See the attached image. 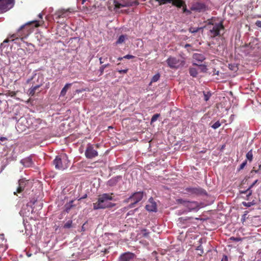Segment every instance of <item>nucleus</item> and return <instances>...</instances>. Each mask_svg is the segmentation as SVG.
<instances>
[{
  "instance_id": "c85d7f7f",
  "label": "nucleus",
  "mask_w": 261,
  "mask_h": 261,
  "mask_svg": "<svg viewBox=\"0 0 261 261\" xmlns=\"http://www.w3.org/2000/svg\"><path fill=\"white\" fill-rule=\"evenodd\" d=\"M18 91H8L5 94L6 96L14 97L16 96V93L18 92Z\"/></svg>"
},
{
  "instance_id": "a19ab883",
  "label": "nucleus",
  "mask_w": 261,
  "mask_h": 261,
  "mask_svg": "<svg viewBox=\"0 0 261 261\" xmlns=\"http://www.w3.org/2000/svg\"><path fill=\"white\" fill-rule=\"evenodd\" d=\"M172 1V0H163V3H162L161 4H162V5H163L166 4L167 3H171Z\"/></svg>"
},
{
  "instance_id": "4c0bfd02",
  "label": "nucleus",
  "mask_w": 261,
  "mask_h": 261,
  "mask_svg": "<svg viewBox=\"0 0 261 261\" xmlns=\"http://www.w3.org/2000/svg\"><path fill=\"white\" fill-rule=\"evenodd\" d=\"M159 116H160V114H156L154 115L151 118V122L155 121L157 120L158 118L159 117Z\"/></svg>"
},
{
  "instance_id": "1a4fd4ad",
  "label": "nucleus",
  "mask_w": 261,
  "mask_h": 261,
  "mask_svg": "<svg viewBox=\"0 0 261 261\" xmlns=\"http://www.w3.org/2000/svg\"><path fill=\"white\" fill-rule=\"evenodd\" d=\"M178 204H181L187 208L189 211L196 210L198 208V204L195 201H189L184 200L182 199H178L176 200Z\"/></svg>"
},
{
  "instance_id": "a18cd8bd",
  "label": "nucleus",
  "mask_w": 261,
  "mask_h": 261,
  "mask_svg": "<svg viewBox=\"0 0 261 261\" xmlns=\"http://www.w3.org/2000/svg\"><path fill=\"white\" fill-rule=\"evenodd\" d=\"M230 239L231 240H233V241H237V242H238V241L241 240L240 238H234V237H231V238H230Z\"/></svg>"
},
{
  "instance_id": "2f4dec72",
  "label": "nucleus",
  "mask_w": 261,
  "mask_h": 261,
  "mask_svg": "<svg viewBox=\"0 0 261 261\" xmlns=\"http://www.w3.org/2000/svg\"><path fill=\"white\" fill-rule=\"evenodd\" d=\"M25 43L27 45L30 52H32L34 50L35 46L33 44H32V43H28V42H25Z\"/></svg>"
},
{
  "instance_id": "f8f14e48",
  "label": "nucleus",
  "mask_w": 261,
  "mask_h": 261,
  "mask_svg": "<svg viewBox=\"0 0 261 261\" xmlns=\"http://www.w3.org/2000/svg\"><path fill=\"white\" fill-rule=\"evenodd\" d=\"M85 154L88 159H92L98 156V152L94 149V146L90 144L88 145Z\"/></svg>"
},
{
  "instance_id": "052dcab7",
  "label": "nucleus",
  "mask_w": 261,
  "mask_h": 261,
  "mask_svg": "<svg viewBox=\"0 0 261 261\" xmlns=\"http://www.w3.org/2000/svg\"><path fill=\"white\" fill-rule=\"evenodd\" d=\"M255 173H257L258 172V170H254Z\"/></svg>"
},
{
  "instance_id": "b1692460",
  "label": "nucleus",
  "mask_w": 261,
  "mask_h": 261,
  "mask_svg": "<svg viewBox=\"0 0 261 261\" xmlns=\"http://www.w3.org/2000/svg\"><path fill=\"white\" fill-rule=\"evenodd\" d=\"M126 39H127V36L126 35H121L116 41L115 44L116 45L122 44L124 43Z\"/></svg>"
},
{
  "instance_id": "f257e3e1",
  "label": "nucleus",
  "mask_w": 261,
  "mask_h": 261,
  "mask_svg": "<svg viewBox=\"0 0 261 261\" xmlns=\"http://www.w3.org/2000/svg\"><path fill=\"white\" fill-rule=\"evenodd\" d=\"M223 20H219L215 17H212L206 21L205 28L207 30V35L211 38L220 37L225 33V27L223 24Z\"/></svg>"
},
{
  "instance_id": "e433bc0d",
  "label": "nucleus",
  "mask_w": 261,
  "mask_h": 261,
  "mask_svg": "<svg viewBox=\"0 0 261 261\" xmlns=\"http://www.w3.org/2000/svg\"><path fill=\"white\" fill-rule=\"evenodd\" d=\"M247 164V160L244 161L240 166L238 170L240 171L244 169Z\"/></svg>"
},
{
  "instance_id": "20e7f679",
  "label": "nucleus",
  "mask_w": 261,
  "mask_h": 261,
  "mask_svg": "<svg viewBox=\"0 0 261 261\" xmlns=\"http://www.w3.org/2000/svg\"><path fill=\"white\" fill-rule=\"evenodd\" d=\"M54 165L56 169L64 170L69 166V161L66 154H61L57 156L53 161Z\"/></svg>"
},
{
  "instance_id": "6e6d98bb",
  "label": "nucleus",
  "mask_w": 261,
  "mask_h": 261,
  "mask_svg": "<svg viewBox=\"0 0 261 261\" xmlns=\"http://www.w3.org/2000/svg\"><path fill=\"white\" fill-rule=\"evenodd\" d=\"M95 146L97 148H98L99 147V145L98 144H96Z\"/></svg>"
},
{
  "instance_id": "412c9836",
  "label": "nucleus",
  "mask_w": 261,
  "mask_h": 261,
  "mask_svg": "<svg viewBox=\"0 0 261 261\" xmlns=\"http://www.w3.org/2000/svg\"><path fill=\"white\" fill-rule=\"evenodd\" d=\"M193 65H196L197 66V69H198V72L199 71L200 72H206L207 69L206 66L203 64H198L196 63H193Z\"/></svg>"
},
{
  "instance_id": "9d476101",
  "label": "nucleus",
  "mask_w": 261,
  "mask_h": 261,
  "mask_svg": "<svg viewBox=\"0 0 261 261\" xmlns=\"http://www.w3.org/2000/svg\"><path fill=\"white\" fill-rule=\"evenodd\" d=\"M14 2V0H0V12H6L12 8Z\"/></svg>"
},
{
  "instance_id": "bb28decb",
  "label": "nucleus",
  "mask_w": 261,
  "mask_h": 261,
  "mask_svg": "<svg viewBox=\"0 0 261 261\" xmlns=\"http://www.w3.org/2000/svg\"><path fill=\"white\" fill-rule=\"evenodd\" d=\"M181 7H182L183 13H185L186 15H190L191 14V10L187 9L186 3H185V5H183Z\"/></svg>"
},
{
  "instance_id": "c756f323",
  "label": "nucleus",
  "mask_w": 261,
  "mask_h": 261,
  "mask_svg": "<svg viewBox=\"0 0 261 261\" xmlns=\"http://www.w3.org/2000/svg\"><path fill=\"white\" fill-rule=\"evenodd\" d=\"M110 66L109 64H107L105 65H101L99 68V71H100V75H102L103 73L104 70L106 68Z\"/></svg>"
},
{
  "instance_id": "c03bdc74",
  "label": "nucleus",
  "mask_w": 261,
  "mask_h": 261,
  "mask_svg": "<svg viewBox=\"0 0 261 261\" xmlns=\"http://www.w3.org/2000/svg\"><path fill=\"white\" fill-rule=\"evenodd\" d=\"M255 24L256 26H257L258 28H261V21L260 20H257L255 22Z\"/></svg>"
},
{
  "instance_id": "7ed1b4c3",
  "label": "nucleus",
  "mask_w": 261,
  "mask_h": 261,
  "mask_svg": "<svg viewBox=\"0 0 261 261\" xmlns=\"http://www.w3.org/2000/svg\"><path fill=\"white\" fill-rule=\"evenodd\" d=\"M113 193H104L98 196V200L93 203V209H105L106 208L112 207L115 205L110 201L113 199Z\"/></svg>"
},
{
  "instance_id": "603ef678",
  "label": "nucleus",
  "mask_w": 261,
  "mask_h": 261,
  "mask_svg": "<svg viewBox=\"0 0 261 261\" xmlns=\"http://www.w3.org/2000/svg\"><path fill=\"white\" fill-rule=\"evenodd\" d=\"M38 17L40 19H42V17H43V15L42 14L40 13L39 15H38Z\"/></svg>"
},
{
  "instance_id": "37998d69",
  "label": "nucleus",
  "mask_w": 261,
  "mask_h": 261,
  "mask_svg": "<svg viewBox=\"0 0 261 261\" xmlns=\"http://www.w3.org/2000/svg\"><path fill=\"white\" fill-rule=\"evenodd\" d=\"M258 180H255L248 188L249 189L251 190V188L253 187V186L257 182Z\"/></svg>"
},
{
  "instance_id": "c9c22d12",
  "label": "nucleus",
  "mask_w": 261,
  "mask_h": 261,
  "mask_svg": "<svg viewBox=\"0 0 261 261\" xmlns=\"http://www.w3.org/2000/svg\"><path fill=\"white\" fill-rule=\"evenodd\" d=\"M221 126V123L219 122V121H216L213 125L212 126V127L214 129H217L218 127H219Z\"/></svg>"
},
{
  "instance_id": "a211bd4d",
  "label": "nucleus",
  "mask_w": 261,
  "mask_h": 261,
  "mask_svg": "<svg viewBox=\"0 0 261 261\" xmlns=\"http://www.w3.org/2000/svg\"><path fill=\"white\" fill-rule=\"evenodd\" d=\"M72 83H67L61 90L60 93V97H64L67 93V91L71 88Z\"/></svg>"
},
{
  "instance_id": "aec40b11",
  "label": "nucleus",
  "mask_w": 261,
  "mask_h": 261,
  "mask_svg": "<svg viewBox=\"0 0 261 261\" xmlns=\"http://www.w3.org/2000/svg\"><path fill=\"white\" fill-rule=\"evenodd\" d=\"M193 58L195 61H197L199 63H201L205 60L204 55L200 54H194L193 56Z\"/></svg>"
},
{
  "instance_id": "5fc2aeb1",
  "label": "nucleus",
  "mask_w": 261,
  "mask_h": 261,
  "mask_svg": "<svg viewBox=\"0 0 261 261\" xmlns=\"http://www.w3.org/2000/svg\"><path fill=\"white\" fill-rule=\"evenodd\" d=\"M124 59L123 57H119L118 60L121 61L122 59Z\"/></svg>"
},
{
  "instance_id": "a878e982",
  "label": "nucleus",
  "mask_w": 261,
  "mask_h": 261,
  "mask_svg": "<svg viewBox=\"0 0 261 261\" xmlns=\"http://www.w3.org/2000/svg\"><path fill=\"white\" fill-rule=\"evenodd\" d=\"M240 193H242V194H247V195H246V199L247 200H248L249 199V197L252 195V191L248 188L245 191H240Z\"/></svg>"
},
{
  "instance_id": "bf43d9fd",
  "label": "nucleus",
  "mask_w": 261,
  "mask_h": 261,
  "mask_svg": "<svg viewBox=\"0 0 261 261\" xmlns=\"http://www.w3.org/2000/svg\"><path fill=\"white\" fill-rule=\"evenodd\" d=\"M19 122H18V123H17V127H19Z\"/></svg>"
},
{
  "instance_id": "6ab92c4d",
  "label": "nucleus",
  "mask_w": 261,
  "mask_h": 261,
  "mask_svg": "<svg viewBox=\"0 0 261 261\" xmlns=\"http://www.w3.org/2000/svg\"><path fill=\"white\" fill-rule=\"evenodd\" d=\"M21 163L26 167H30L33 165V161L31 158L28 157L21 160Z\"/></svg>"
},
{
  "instance_id": "8fccbe9b",
  "label": "nucleus",
  "mask_w": 261,
  "mask_h": 261,
  "mask_svg": "<svg viewBox=\"0 0 261 261\" xmlns=\"http://www.w3.org/2000/svg\"><path fill=\"white\" fill-rule=\"evenodd\" d=\"M156 2H158L159 3V5L161 6L162 5V3H163V0H155Z\"/></svg>"
},
{
  "instance_id": "3c124183",
  "label": "nucleus",
  "mask_w": 261,
  "mask_h": 261,
  "mask_svg": "<svg viewBox=\"0 0 261 261\" xmlns=\"http://www.w3.org/2000/svg\"><path fill=\"white\" fill-rule=\"evenodd\" d=\"M99 60L100 64H102L103 63V61H102V58L100 57Z\"/></svg>"
},
{
  "instance_id": "423d86ee",
  "label": "nucleus",
  "mask_w": 261,
  "mask_h": 261,
  "mask_svg": "<svg viewBox=\"0 0 261 261\" xmlns=\"http://www.w3.org/2000/svg\"><path fill=\"white\" fill-rule=\"evenodd\" d=\"M191 11L198 13H203L208 10V6L200 0H197L192 3Z\"/></svg>"
},
{
  "instance_id": "cd10ccee",
  "label": "nucleus",
  "mask_w": 261,
  "mask_h": 261,
  "mask_svg": "<svg viewBox=\"0 0 261 261\" xmlns=\"http://www.w3.org/2000/svg\"><path fill=\"white\" fill-rule=\"evenodd\" d=\"M246 158L247 159L251 162L253 160V153L252 150H250L246 154Z\"/></svg>"
},
{
  "instance_id": "dca6fc26",
  "label": "nucleus",
  "mask_w": 261,
  "mask_h": 261,
  "mask_svg": "<svg viewBox=\"0 0 261 261\" xmlns=\"http://www.w3.org/2000/svg\"><path fill=\"white\" fill-rule=\"evenodd\" d=\"M166 62L171 68H177L179 66V60L175 57H170Z\"/></svg>"
},
{
  "instance_id": "49530a36",
  "label": "nucleus",
  "mask_w": 261,
  "mask_h": 261,
  "mask_svg": "<svg viewBox=\"0 0 261 261\" xmlns=\"http://www.w3.org/2000/svg\"><path fill=\"white\" fill-rule=\"evenodd\" d=\"M132 201V199L131 196H130L129 198H128L127 199H125L124 201V202H125V203H128L129 202Z\"/></svg>"
},
{
  "instance_id": "58836bf2",
  "label": "nucleus",
  "mask_w": 261,
  "mask_h": 261,
  "mask_svg": "<svg viewBox=\"0 0 261 261\" xmlns=\"http://www.w3.org/2000/svg\"><path fill=\"white\" fill-rule=\"evenodd\" d=\"M134 58H135V56H134L133 55H127L123 57V58L126 59H134Z\"/></svg>"
},
{
  "instance_id": "39448f33",
  "label": "nucleus",
  "mask_w": 261,
  "mask_h": 261,
  "mask_svg": "<svg viewBox=\"0 0 261 261\" xmlns=\"http://www.w3.org/2000/svg\"><path fill=\"white\" fill-rule=\"evenodd\" d=\"M74 12L72 8H68L67 9H59L53 15L54 18L57 20V23L63 24L64 22V18L68 16L69 13Z\"/></svg>"
},
{
  "instance_id": "f3484780",
  "label": "nucleus",
  "mask_w": 261,
  "mask_h": 261,
  "mask_svg": "<svg viewBox=\"0 0 261 261\" xmlns=\"http://www.w3.org/2000/svg\"><path fill=\"white\" fill-rule=\"evenodd\" d=\"M145 208L149 212H156L157 210L156 203L153 201L152 198H150L149 200V203L146 205Z\"/></svg>"
},
{
  "instance_id": "9b49d317",
  "label": "nucleus",
  "mask_w": 261,
  "mask_h": 261,
  "mask_svg": "<svg viewBox=\"0 0 261 261\" xmlns=\"http://www.w3.org/2000/svg\"><path fill=\"white\" fill-rule=\"evenodd\" d=\"M143 195L144 193L143 192H137L134 193L132 195H131V198L133 202L129 204L128 207L129 208L134 207L136 204L142 199Z\"/></svg>"
},
{
  "instance_id": "4d7b16f0",
  "label": "nucleus",
  "mask_w": 261,
  "mask_h": 261,
  "mask_svg": "<svg viewBox=\"0 0 261 261\" xmlns=\"http://www.w3.org/2000/svg\"><path fill=\"white\" fill-rule=\"evenodd\" d=\"M82 230L84 231L85 230V229H84V225H83L82 227Z\"/></svg>"
},
{
  "instance_id": "de8ad7c7",
  "label": "nucleus",
  "mask_w": 261,
  "mask_h": 261,
  "mask_svg": "<svg viewBox=\"0 0 261 261\" xmlns=\"http://www.w3.org/2000/svg\"><path fill=\"white\" fill-rule=\"evenodd\" d=\"M192 29H190V31L192 33H195L198 31V30L200 29V28H197L196 29H193V30H192Z\"/></svg>"
},
{
  "instance_id": "6e6552de",
  "label": "nucleus",
  "mask_w": 261,
  "mask_h": 261,
  "mask_svg": "<svg viewBox=\"0 0 261 261\" xmlns=\"http://www.w3.org/2000/svg\"><path fill=\"white\" fill-rule=\"evenodd\" d=\"M43 83L44 77L43 75H38L37 79V84H36L35 86H33L29 90V95L32 96H34L36 92H40L41 91L39 90V88L43 85Z\"/></svg>"
},
{
  "instance_id": "f704fd0d",
  "label": "nucleus",
  "mask_w": 261,
  "mask_h": 261,
  "mask_svg": "<svg viewBox=\"0 0 261 261\" xmlns=\"http://www.w3.org/2000/svg\"><path fill=\"white\" fill-rule=\"evenodd\" d=\"M203 94H204V99L206 101H207L210 99V97L211 96V94L210 92L205 93L204 92Z\"/></svg>"
},
{
  "instance_id": "79ce46f5",
  "label": "nucleus",
  "mask_w": 261,
  "mask_h": 261,
  "mask_svg": "<svg viewBox=\"0 0 261 261\" xmlns=\"http://www.w3.org/2000/svg\"><path fill=\"white\" fill-rule=\"evenodd\" d=\"M127 71H128V69H124V70H118V72L119 73H126Z\"/></svg>"
},
{
  "instance_id": "ea45409f",
  "label": "nucleus",
  "mask_w": 261,
  "mask_h": 261,
  "mask_svg": "<svg viewBox=\"0 0 261 261\" xmlns=\"http://www.w3.org/2000/svg\"><path fill=\"white\" fill-rule=\"evenodd\" d=\"M108 184L110 186H113L115 184V180L111 179L108 181Z\"/></svg>"
},
{
  "instance_id": "4468645a",
  "label": "nucleus",
  "mask_w": 261,
  "mask_h": 261,
  "mask_svg": "<svg viewBox=\"0 0 261 261\" xmlns=\"http://www.w3.org/2000/svg\"><path fill=\"white\" fill-rule=\"evenodd\" d=\"M135 257V254L130 252H127L120 256L118 261H134Z\"/></svg>"
},
{
  "instance_id": "72a5a7b5",
  "label": "nucleus",
  "mask_w": 261,
  "mask_h": 261,
  "mask_svg": "<svg viewBox=\"0 0 261 261\" xmlns=\"http://www.w3.org/2000/svg\"><path fill=\"white\" fill-rule=\"evenodd\" d=\"M255 203L254 201L249 202H243L242 204L246 207H250L251 206L254 205Z\"/></svg>"
},
{
  "instance_id": "4be33fe9",
  "label": "nucleus",
  "mask_w": 261,
  "mask_h": 261,
  "mask_svg": "<svg viewBox=\"0 0 261 261\" xmlns=\"http://www.w3.org/2000/svg\"><path fill=\"white\" fill-rule=\"evenodd\" d=\"M185 2L183 0H172L171 3L173 6L176 7L178 8H181L183 5H185Z\"/></svg>"
},
{
  "instance_id": "ddd939ff",
  "label": "nucleus",
  "mask_w": 261,
  "mask_h": 261,
  "mask_svg": "<svg viewBox=\"0 0 261 261\" xmlns=\"http://www.w3.org/2000/svg\"><path fill=\"white\" fill-rule=\"evenodd\" d=\"M18 186L16 189V191L14 192V195H17V193H22L24 191L25 188L28 184V180L25 178H21L18 180Z\"/></svg>"
},
{
  "instance_id": "473e14b6",
  "label": "nucleus",
  "mask_w": 261,
  "mask_h": 261,
  "mask_svg": "<svg viewBox=\"0 0 261 261\" xmlns=\"http://www.w3.org/2000/svg\"><path fill=\"white\" fill-rule=\"evenodd\" d=\"M72 220L68 221L64 225V227L65 228H69L72 227Z\"/></svg>"
},
{
  "instance_id": "2eb2a0df",
  "label": "nucleus",
  "mask_w": 261,
  "mask_h": 261,
  "mask_svg": "<svg viewBox=\"0 0 261 261\" xmlns=\"http://www.w3.org/2000/svg\"><path fill=\"white\" fill-rule=\"evenodd\" d=\"M185 193L191 195H199L203 193V189L199 187H187L185 189Z\"/></svg>"
},
{
  "instance_id": "7c9ffc66",
  "label": "nucleus",
  "mask_w": 261,
  "mask_h": 261,
  "mask_svg": "<svg viewBox=\"0 0 261 261\" xmlns=\"http://www.w3.org/2000/svg\"><path fill=\"white\" fill-rule=\"evenodd\" d=\"M160 77V74L159 73H157L155 74L151 80V83H154L159 81Z\"/></svg>"
},
{
  "instance_id": "864d4df0",
  "label": "nucleus",
  "mask_w": 261,
  "mask_h": 261,
  "mask_svg": "<svg viewBox=\"0 0 261 261\" xmlns=\"http://www.w3.org/2000/svg\"><path fill=\"white\" fill-rule=\"evenodd\" d=\"M86 1H87V0H82V4H83H83L86 2Z\"/></svg>"
},
{
  "instance_id": "5701e85b",
  "label": "nucleus",
  "mask_w": 261,
  "mask_h": 261,
  "mask_svg": "<svg viewBox=\"0 0 261 261\" xmlns=\"http://www.w3.org/2000/svg\"><path fill=\"white\" fill-rule=\"evenodd\" d=\"M73 200L70 201L68 203H67L64 205V211L68 213L70 210L74 206L73 204Z\"/></svg>"
},
{
  "instance_id": "0eeeda50",
  "label": "nucleus",
  "mask_w": 261,
  "mask_h": 261,
  "mask_svg": "<svg viewBox=\"0 0 261 261\" xmlns=\"http://www.w3.org/2000/svg\"><path fill=\"white\" fill-rule=\"evenodd\" d=\"M114 4L116 8L137 6L139 4L138 0H114Z\"/></svg>"
},
{
  "instance_id": "f03ea898",
  "label": "nucleus",
  "mask_w": 261,
  "mask_h": 261,
  "mask_svg": "<svg viewBox=\"0 0 261 261\" xmlns=\"http://www.w3.org/2000/svg\"><path fill=\"white\" fill-rule=\"evenodd\" d=\"M33 24H34V27L36 28L41 25L40 21L38 20L29 22L21 26L16 33L11 35L4 41V43L8 42L10 40V39L13 41L19 39L22 40L24 38H27L33 31L34 28L31 26Z\"/></svg>"
},
{
  "instance_id": "13d9d810",
  "label": "nucleus",
  "mask_w": 261,
  "mask_h": 261,
  "mask_svg": "<svg viewBox=\"0 0 261 261\" xmlns=\"http://www.w3.org/2000/svg\"><path fill=\"white\" fill-rule=\"evenodd\" d=\"M257 17H258V18H261V15H257Z\"/></svg>"
},
{
  "instance_id": "393cba45",
  "label": "nucleus",
  "mask_w": 261,
  "mask_h": 261,
  "mask_svg": "<svg viewBox=\"0 0 261 261\" xmlns=\"http://www.w3.org/2000/svg\"><path fill=\"white\" fill-rule=\"evenodd\" d=\"M198 69L197 68L191 67L189 68V73L191 76L195 77L198 74Z\"/></svg>"
},
{
  "instance_id": "09e8293b",
  "label": "nucleus",
  "mask_w": 261,
  "mask_h": 261,
  "mask_svg": "<svg viewBox=\"0 0 261 261\" xmlns=\"http://www.w3.org/2000/svg\"><path fill=\"white\" fill-rule=\"evenodd\" d=\"M8 139L6 137H0V141L3 142V141H7Z\"/></svg>"
}]
</instances>
